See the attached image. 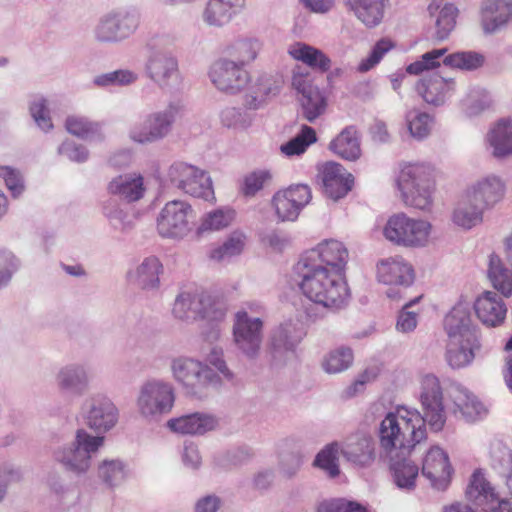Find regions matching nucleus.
<instances>
[{
  "instance_id": "obj_32",
  "label": "nucleus",
  "mask_w": 512,
  "mask_h": 512,
  "mask_svg": "<svg viewBox=\"0 0 512 512\" xmlns=\"http://www.w3.org/2000/svg\"><path fill=\"white\" fill-rule=\"evenodd\" d=\"M343 4L362 25L371 29L382 23L389 0H343Z\"/></svg>"
},
{
  "instance_id": "obj_21",
  "label": "nucleus",
  "mask_w": 512,
  "mask_h": 512,
  "mask_svg": "<svg viewBox=\"0 0 512 512\" xmlns=\"http://www.w3.org/2000/svg\"><path fill=\"white\" fill-rule=\"evenodd\" d=\"M341 454L352 465L367 468L375 462L376 444L370 433L357 431L344 440Z\"/></svg>"
},
{
  "instance_id": "obj_60",
  "label": "nucleus",
  "mask_w": 512,
  "mask_h": 512,
  "mask_svg": "<svg viewBox=\"0 0 512 512\" xmlns=\"http://www.w3.org/2000/svg\"><path fill=\"white\" fill-rule=\"evenodd\" d=\"M196 167L184 162H175L167 170L166 181L176 188L184 191L191 190L187 179L195 176Z\"/></svg>"
},
{
  "instance_id": "obj_42",
  "label": "nucleus",
  "mask_w": 512,
  "mask_h": 512,
  "mask_svg": "<svg viewBox=\"0 0 512 512\" xmlns=\"http://www.w3.org/2000/svg\"><path fill=\"white\" fill-rule=\"evenodd\" d=\"M245 0H209L203 11V20L209 26L222 27L230 22L237 8Z\"/></svg>"
},
{
  "instance_id": "obj_62",
  "label": "nucleus",
  "mask_w": 512,
  "mask_h": 512,
  "mask_svg": "<svg viewBox=\"0 0 512 512\" xmlns=\"http://www.w3.org/2000/svg\"><path fill=\"white\" fill-rule=\"evenodd\" d=\"M29 112L36 125L44 132L53 128L47 100L42 96H34L29 104Z\"/></svg>"
},
{
  "instance_id": "obj_30",
  "label": "nucleus",
  "mask_w": 512,
  "mask_h": 512,
  "mask_svg": "<svg viewBox=\"0 0 512 512\" xmlns=\"http://www.w3.org/2000/svg\"><path fill=\"white\" fill-rule=\"evenodd\" d=\"M55 381L60 391L82 395L90 386L89 368L83 363L66 364L57 371Z\"/></svg>"
},
{
  "instance_id": "obj_10",
  "label": "nucleus",
  "mask_w": 512,
  "mask_h": 512,
  "mask_svg": "<svg viewBox=\"0 0 512 512\" xmlns=\"http://www.w3.org/2000/svg\"><path fill=\"white\" fill-rule=\"evenodd\" d=\"M196 212L183 200L168 201L156 217V231L163 239L182 241L194 229Z\"/></svg>"
},
{
  "instance_id": "obj_28",
  "label": "nucleus",
  "mask_w": 512,
  "mask_h": 512,
  "mask_svg": "<svg viewBox=\"0 0 512 512\" xmlns=\"http://www.w3.org/2000/svg\"><path fill=\"white\" fill-rule=\"evenodd\" d=\"M473 307L477 318L487 327H498L506 319V304L494 291L486 290L479 294Z\"/></svg>"
},
{
  "instance_id": "obj_19",
  "label": "nucleus",
  "mask_w": 512,
  "mask_h": 512,
  "mask_svg": "<svg viewBox=\"0 0 512 512\" xmlns=\"http://www.w3.org/2000/svg\"><path fill=\"white\" fill-rule=\"evenodd\" d=\"M305 333L300 323L287 319L275 326L268 338L267 349L272 360L281 364L292 356Z\"/></svg>"
},
{
  "instance_id": "obj_59",
  "label": "nucleus",
  "mask_w": 512,
  "mask_h": 512,
  "mask_svg": "<svg viewBox=\"0 0 512 512\" xmlns=\"http://www.w3.org/2000/svg\"><path fill=\"white\" fill-rule=\"evenodd\" d=\"M0 180L4 183L11 197L19 198L25 191V180L20 170L8 165H0Z\"/></svg>"
},
{
  "instance_id": "obj_44",
  "label": "nucleus",
  "mask_w": 512,
  "mask_h": 512,
  "mask_svg": "<svg viewBox=\"0 0 512 512\" xmlns=\"http://www.w3.org/2000/svg\"><path fill=\"white\" fill-rule=\"evenodd\" d=\"M236 212L230 207H220L206 212L200 218L196 227V235L201 237L206 234L220 232L228 228L235 220Z\"/></svg>"
},
{
  "instance_id": "obj_16",
  "label": "nucleus",
  "mask_w": 512,
  "mask_h": 512,
  "mask_svg": "<svg viewBox=\"0 0 512 512\" xmlns=\"http://www.w3.org/2000/svg\"><path fill=\"white\" fill-rule=\"evenodd\" d=\"M82 415L86 425L98 436L116 427L119 421V409L106 395L95 394L82 404Z\"/></svg>"
},
{
  "instance_id": "obj_18",
  "label": "nucleus",
  "mask_w": 512,
  "mask_h": 512,
  "mask_svg": "<svg viewBox=\"0 0 512 512\" xmlns=\"http://www.w3.org/2000/svg\"><path fill=\"white\" fill-rule=\"evenodd\" d=\"M311 199V188L305 184H296L275 192L271 198V207L278 221L294 222Z\"/></svg>"
},
{
  "instance_id": "obj_4",
  "label": "nucleus",
  "mask_w": 512,
  "mask_h": 512,
  "mask_svg": "<svg viewBox=\"0 0 512 512\" xmlns=\"http://www.w3.org/2000/svg\"><path fill=\"white\" fill-rule=\"evenodd\" d=\"M104 445V437L78 429L73 441L54 448L53 460L66 472L75 476L86 475L92 467L93 456Z\"/></svg>"
},
{
  "instance_id": "obj_14",
  "label": "nucleus",
  "mask_w": 512,
  "mask_h": 512,
  "mask_svg": "<svg viewBox=\"0 0 512 512\" xmlns=\"http://www.w3.org/2000/svg\"><path fill=\"white\" fill-rule=\"evenodd\" d=\"M375 276L378 283L390 286L386 295L392 300L400 299L401 288L411 286L415 279L413 266L399 255L379 259L375 265Z\"/></svg>"
},
{
  "instance_id": "obj_64",
  "label": "nucleus",
  "mask_w": 512,
  "mask_h": 512,
  "mask_svg": "<svg viewBox=\"0 0 512 512\" xmlns=\"http://www.w3.org/2000/svg\"><path fill=\"white\" fill-rule=\"evenodd\" d=\"M317 512H369L368 509L355 501L346 499H331L321 502Z\"/></svg>"
},
{
  "instance_id": "obj_56",
  "label": "nucleus",
  "mask_w": 512,
  "mask_h": 512,
  "mask_svg": "<svg viewBox=\"0 0 512 512\" xmlns=\"http://www.w3.org/2000/svg\"><path fill=\"white\" fill-rule=\"evenodd\" d=\"M272 180L269 170L258 169L246 174L241 183L240 191L246 197H253Z\"/></svg>"
},
{
  "instance_id": "obj_27",
  "label": "nucleus",
  "mask_w": 512,
  "mask_h": 512,
  "mask_svg": "<svg viewBox=\"0 0 512 512\" xmlns=\"http://www.w3.org/2000/svg\"><path fill=\"white\" fill-rule=\"evenodd\" d=\"M415 88L427 104L441 106L453 96L456 83L453 78H444L433 73L420 79Z\"/></svg>"
},
{
  "instance_id": "obj_13",
  "label": "nucleus",
  "mask_w": 512,
  "mask_h": 512,
  "mask_svg": "<svg viewBox=\"0 0 512 512\" xmlns=\"http://www.w3.org/2000/svg\"><path fill=\"white\" fill-rule=\"evenodd\" d=\"M140 25L135 9L112 11L102 16L94 28V37L102 43H118L128 39Z\"/></svg>"
},
{
  "instance_id": "obj_6",
  "label": "nucleus",
  "mask_w": 512,
  "mask_h": 512,
  "mask_svg": "<svg viewBox=\"0 0 512 512\" xmlns=\"http://www.w3.org/2000/svg\"><path fill=\"white\" fill-rule=\"evenodd\" d=\"M433 224L421 217H410L404 212L391 215L382 229L384 238L393 245L419 249L433 240Z\"/></svg>"
},
{
  "instance_id": "obj_61",
  "label": "nucleus",
  "mask_w": 512,
  "mask_h": 512,
  "mask_svg": "<svg viewBox=\"0 0 512 512\" xmlns=\"http://www.w3.org/2000/svg\"><path fill=\"white\" fill-rule=\"evenodd\" d=\"M442 62L445 66L451 68L472 70L482 65L483 58L475 52H456L449 55L445 54Z\"/></svg>"
},
{
  "instance_id": "obj_40",
  "label": "nucleus",
  "mask_w": 512,
  "mask_h": 512,
  "mask_svg": "<svg viewBox=\"0 0 512 512\" xmlns=\"http://www.w3.org/2000/svg\"><path fill=\"white\" fill-rule=\"evenodd\" d=\"M66 131L82 140L90 142H102L105 140L104 126L85 116L70 115L64 123Z\"/></svg>"
},
{
  "instance_id": "obj_1",
  "label": "nucleus",
  "mask_w": 512,
  "mask_h": 512,
  "mask_svg": "<svg viewBox=\"0 0 512 512\" xmlns=\"http://www.w3.org/2000/svg\"><path fill=\"white\" fill-rule=\"evenodd\" d=\"M349 252L337 239H324L306 251L293 268V282L311 305L305 308L308 319L321 317L318 309L335 311L345 307L351 297L346 277Z\"/></svg>"
},
{
  "instance_id": "obj_17",
  "label": "nucleus",
  "mask_w": 512,
  "mask_h": 512,
  "mask_svg": "<svg viewBox=\"0 0 512 512\" xmlns=\"http://www.w3.org/2000/svg\"><path fill=\"white\" fill-rule=\"evenodd\" d=\"M144 70L147 77L162 89H170L181 82L179 61L168 50L150 49Z\"/></svg>"
},
{
  "instance_id": "obj_54",
  "label": "nucleus",
  "mask_w": 512,
  "mask_h": 512,
  "mask_svg": "<svg viewBox=\"0 0 512 512\" xmlns=\"http://www.w3.org/2000/svg\"><path fill=\"white\" fill-rule=\"evenodd\" d=\"M299 100L303 115L309 122L315 121L324 114L327 108V99L318 87L302 95Z\"/></svg>"
},
{
  "instance_id": "obj_2",
  "label": "nucleus",
  "mask_w": 512,
  "mask_h": 512,
  "mask_svg": "<svg viewBox=\"0 0 512 512\" xmlns=\"http://www.w3.org/2000/svg\"><path fill=\"white\" fill-rule=\"evenodd\" d=\"M419 401L423 415L415 408L398 405L386 413L378 428L381 448L386 453L410 450L427 438L426 422L435 431L446 423L443 391L440 380L433 374L421 377Z\"/></svg>"
},
{
  "instance_id": "obj_12",
  "label": "nucleus",
  "mask_w": 512,
  "mask_h": 512,
  "mask_svg": "<svg viewBox=\"0 0 512 512\" xmlns=\"http://www.w3.org/2000/svg\"><path fill=\"white\" fill-rule=\"evenodd\" d=\"M208 78L219 92L230 96L247 90L251 82L250 72L223 54L210 65Z\"/></svg>"
},
{
  "instance_id": "obj_39",
  "label": "nucleus",
  "mask_w": 512,
  "mask_h": 512,
  "mask_svg": "<svg viewBox=\"0 0 512 512\" xmlns=\"http://www.w3.org/2000/svg\"><path fill=\"white\" fill-rule=\"evenodd\" d=\"M163 272V265L156 256H148L142 262L128 272L127 276L131 283L145 290H152L159 287L160 274Z\"/></svg>"
},
{
  "instance_id": "obj_49",
  "label": "nucleus",
  "mask_w": 512,
  "mask_h": 512,
  "mask_svg": "<svg viewBox=\"0 0 512 512\" xmlns=\"http://www.w3.org/2000/svg\"><path fill=\"white\" fill-rule=\"evenodd\" d=\"M490 455L494 467L504 480L507 489L512 495V451L499 439L490 443Z\"/></svg>"
},
{
  "instance_id": "obj_55",
  "label": "nucleus",
  "mask_w": 512,
  "mask_h": 512,
  "mask_svg": "<svg viewBox=\"0 0 512 512\" xmlns=\"http://www.w3.org/2000/svg\"><path fill=\"white\" fill-rule=\"evenodd\" d=\"M394 43L389 38H382L378 40L367 56L363 57L357 66V71L366 73L374 69L384 58V56L394 48Z\"/></svg>"
},
{
  "instance_id": "obj_57",
  "label": "nucleus",
  "mask_w": 512,
  "mask_h": 512,
  "mask_svg": "<svg viewBox=\"0 0 512 512\" xmlns=\"http://www.w3.org/2000/svg\"><path fill=\"white\" fill-rule=\"evenodd\" d=\"M341 451L338 443L326 445L316 456L314 465L324 470L330 477L339 475L338 453Z\"/></svg>"
},
{
  "instance_id": "obj_45",
  "label": "nucleus",
  "mask_w": 512,
  "mask_h": 512,
  "mask_svg": "<svg viewBox=\"0 0 512 512\" xmlns=\"http://www.w3.org/2000/svg\"><path fill=\"white\" fill-rule=\"evenodd\" d=\"M102 212L110 227L119 233H127L135 225V216L116 199H108L102 205Z\"/></svg>"
},
{
  "instance_id": "obj_11",
  "label": "nucleus",
  "mask_w": 512,
  "mask_h": 512,
  "mask_svg": "<svg viewBox=\"0 0 512 512\" xmlns=\"http://www.w3.org/2000/svg\"><path fill=\"white\" fill-rule=\"evenodd\" d=\"M182 105L179 100L170 101L166 107L149 113L143 122L133 125L128 132L129 139L146 145L164 139L172 130Z\"/></svg>"
},
{
  "instance_id": "obj_8",
  "label": "nucleus",
  "mask_w": 512,
  "mask_h": 512,
  "mask_svg": "<svg viewBox=\"0 0 512 512\" xmlns=\"http://www.w3.org/2000/svg\"><path fill=\"white\" fill-rule=\"evenodd\" d=\"M176 400L173 385L160 378H150L139 386L135 397L137 414L147 421H159L173 410Z\"/></svg>"
},
{
  "instance_id": "obj_29",
  "label": "nucleus",
  "mask_w": 512,
  "mask_h": 512,
  "mask_svg": "<svg viewBox=\"0 0 512 512\" xmlns=\"http://www.w3.org/2000/svg\"><path fill=\"white\" fill-rule=\"evenodd\" d=\"M485 210L466 192H462L453 204L450 221L458 229L470 231L484 221Z\"/></svg>"
},
{
  "instance_id": "obj_3",
  "label": "nucleus",
  "mask_w": 512,
  "mask_h": 512,
  "mask_svg": "<svg viewBox=\"0 0 512 512\" xmlns=\"http://www.w3.org/2000/svg\"><path fill=\"white\" fill-rule=\"evenodd\" d=\"M394 187L403 203L415 209L431 208L436 191V170L425 162H402L393 178Z\"/></svg>"
},
{
  "instance_id": "obj_7",
  "label": "nucleus",
  "mask_w": 512,
  "mask_h": 512,
  "mask_svg": "<svg viewBox=\"0 0 512 512\" xmlns=\"http://www.w3.org/2000/svg\"><path fill=\"white\" fill-rule=\"evenodd\" d=\"M264 307L250 302L234 315L232 335L236 348L248 359H256L261 351Z\"/></svg>"
},
{
  "instance_id": "obj_5",
  "label": "nucleus",
  "mask_w": 512,
  "mask_h": 512,
  "mask_svg": "<svg viewBox=\"0 0 512 512\" xmlns=\"http://www.w3.org/2000/svg\"><path fill=\"white\" fill-rule=\"evenodd\" d=\"M172 378L187 394L202 398L211 388H220L219 375L203 361L190 356L173 357L170 361Z\"/></svg>"
},
{
  "instance_id": "obj_23",
  "label": "nucleus",
  "mask_w": 512,
  "mask_h": 512,
  "mask_svg": "<svg viewBox=\"0 0 512 512\" xmlns=\"http://www.w3.org/2000/svg\"><path fill=\"white\" fill-rule=\"evenodd\" d=\"M480 348L481 343L477 334L448 337L445 360L452 369L466 368L473 363Z\"/></svg>"
},
{
  "instance_id": "obj_25",
  "label": "nucleus",
  "mask_w": 512,
  "mask_h": 512,
  "mask_svg": "<svg viewBox=\"0 0 512 512\" xmlns=\"http://www.w3.org/2000/svg\"><path fill=\"white\" fill-rule=\"evenodd\" d=\"M324 193L333 200L345 197L351 191L354 178L341 164L327 162L319 170Z\"/></svg>"
},
{
  "instance_id": "obj_15",
  "label": "nucleus",
  "mask_w": 512,
  "mask_h": 512,
  "mask_svg": "<svg viewBox=\"0 0 512 512\" xmlns=\"http://www.w3.org/2000/svg\"><path fill=\"white\" fill-rule=\"evenodd\" d=\"M422 477L430 488L436 491H446L454 474L448 452L440 445H431L424 451L419 467Z\"/></svg>"
},
{
  "instance_id": "obj_46",
  "label": "nucleus",
  "mask_w": 512,
  "mask_h": 512,
  "mask_svg": "<svg viewBox=\"0 0 512 512\" xmlns=\"http://www.w3.org/2000/svg\"><path fill=\"white\" fill-rule=\"evenodd\" d=\"M419 466L410 459L395 461L390 466L394 485L403 492L411 493L417 487Z\"/></svg>"
},
{
  "instance_id": "obj_53",
  "label": "nucleus",
  "mask_w": 512,
  "mask_h": 512,
  "mask_svg": "<svg viewBox=\"0 0 512 512\" xmlns=\"http://www.w3.org/2000/svg\"><path fill=\"white\" fill-rule=\"evenodd\" d=\"M405 124L411 137L423 140L430 135L434 119L426 112L412 109L405 114Z\"/></svg>"
},
{
  "instance_id": "obj_47",
  "label": "nucleus",
  "mask_w": 512,
  "mask_h": 512,
  "mask_svg": "<svg viewBox=\"0 0 512 512\" xmlns=\"http://www.w3.org/2000/svg\"><path fill=\"white\" fill-rule=\"evenodd\" d=\"M496 494L485 474L481 470L474 471L465 491L467 500L482 509Z\"/></svg>"
},
{
  "instance_id": "obj_37",
  "label": "nucleus",
  "mask_w": 512,
  "mask_h": 512,
  "mask_svg": "<svg viewBox=\"0 0 512 512\" xmlns=\"http://www.w3.org/2000/svg\"><path fill=\"white\" fill-rule=\"evenodd\" d=\"M263 43L256 37H240L228 43L222 50V54L230 57L235 63L246 67L252 64L260 55Z\"/></svg>"
},
{
  "instance_id": "obj_9",
  "label": "nucleus",
  "mask_w": 512,
  "mask_h": 512,
  "mask_svg": "<svg viewBox=\"0 0 512 512\" xmlns=\"http://www.w3.org/2000/svg\"><path fill=\"white\" fill-rule=\"evenodd\" d=\"M171 313L174 319L186 323L197 319L221 321L226 315V308L205 292L189 289L176 296Z\"/></svg>"
},
{
  "instance_id": "obj_63",
  "label": "nucleus",
  "mask_w": 512,
  "mask_h": 512,
  "mask_svg": "<svg viewBox=\"0 0 512 512\" xmlns=\"http://www.w3.org/2000/svg\"><path fill=\"white\" fill-rule=\"evenodd\" d=\"M221 123L234 129H246L251 126L253 117L250 113L235 107H226L220 113Z\"/></svg>"
},
{
  "instance_id": "obj_38",
  "label": "nucleus",
  "mask_w": 512,
  "mask_h": 512,
  "mask_svg": "<svg viewBox=\"0 0 512 512\" xmlns=\"http://www.w3.org/2000/svg\"><path fill=\"white\" fill-rule=\"evenodd\" d=\"M127 464L120 458H104L97 462L95 477L108 490L121 486L128 477Z\"/></svg>"
},
{
  "instance_id": "obj_26",
  "label": "nucleus",
  "mask_w": 512,
  "mask_h": 512,
  "mask_svg": "<svg viewBox=\"0 0 512 512\" xmlns=\"http://www.w3.org/2000/svg\"><path fill=\"white\" fill-rule=\"evenodd\" d=\"M512 23L510 0H483L480 5V24L485 34H494Z\"/></svg>"
},
{
  "instance_id": "obj_58",
  "label": "nucleus",
  "mask_w": 512,
  "mask_h": 512,
  "mask_svg": "<svg viewBox=\"0 0 512 512\" xmlns=\"http://www.w3.org/2000/svg\"><path fill=\"white\" fill-rule=\"evenodd\" d=\"M203 362L219 375L221 386L224 381L233 382L235 380V373L229 368L224 358V351L221 347L213 346L206 355V360Z\"/></svg>"
},
{
  "instance_id": "obj_41",
  "label": "nucleus",
  "mask_w": 512,
  "mask_h": 512,
  "mask_svg": "<svg viewBox=\"0 0 512 512\" xmlns=\"http://www.w3.org/2000/svg\"><path fill=\"white\" fill-rule=\"evenodd\" d=\"M329 149L339 157L355 161L361 156L360 135L355 126L345 127L329 144Z\"/></svg>"
},
{
  "instance_id": "obj_20",
  "label": "nucleus",
  "mask_w": 512,
  "mask_h": 512,
  "mask_svg": "<svg viewBox=\"0 0 512 512\" xmlns=\"http://www.w3.org/2000/svg\"><path fill=\"white\" fill-rule=\"evenodd\" d=\"M507 191L505 180L498 174L489 173L480 176L465 189L485 211L491 210L505 198Z\"/></svg>"
},
{
  "instance_id": "obj_50",
  "label": "nucleus",
  "mask_w": 512,
  "mask_h": 512,
  "mask_svg": "<svg viewBox=\"0 0 512 512\" xmlns=\"http://www.w3.org/2000/svg\"><path fill=\"white\" fill-rule=\"evenodd\" d=\"M492 105L490 93L478 86L470 87L461 100V109L468 117L481 114Z\"/></svg>"
},
{
  "instance_id": "obj_52",
  "label": "nucleus",
  "mask_w": 512,
  "mask_h": 512,
  "mask_svg": "<svg viewBox=\"0 0 512 512\" xmlns=\"http://www.w3.org/2000/svg\"><path fill=\"white\" fill-rule=\"evenodd\" d=\"M354 361L351 348L339 346L329 351L322 360V368L328 374H338L349 369Z\"/></svg>"
},
{
  "instance_id": "obj_24",
  "label": "nucleus",
  "mask_w": 512,
  "mask_h": 512,
  "mask_svg": "<svg viewBox=\"0 0 512 512\" xmlns=\"http://www.w3.org/2000/svg\"><path fill=\"white\" fill-rule=\"evenodd\" d=\"M486 152L497 160L512 157V119L502 118L492 124L483 140Z\"/></svg>"
},
{
  "instance_id": "obj_48",
  "label": "nucleus",
  "mask_w": 512,
  "mask_h": 512,
  "mask_svg": "<svg viewBox=\"0 0 512 512\" xmlns=\"http://www.w3.org/2000/svg\"><path fill=\"white\" fill-rule=\"evenodd\" d=\"M247 237L241 230L232 231L221 245L212 248L209 258L213 261L223 262L242 254L246 246Z\"/></svg>"
},
{
  "instance_id": "obj_34",
  "label": "nucleus",
  "mask_w": 512,
  "mask_h": 512,
  "mask_svg": "<svg viewBox=\"0 0 512 512\" xmlns=\"http://www.w3.org/2000/svg\"><path fill=\"white\" fill-rule=\"evenodd\" d=\"M110 194L121 197L127 202H137L144 198L146 185L144 177L137 172L118 175L108 183Z\"/></svg>"
},
{
  "instance_id": "obj_51",
  "label": "nucleus",
  "mask_w": 512,
  "mask_h": 512,
  "mask_svg": "<svg viewBox=\"0 0 512 512\" xmlns=\"http://www.w3.org/2000/svg\"><path fill=\"white\" fill-rule=\"evenodd\" d=\"M316 141L317 136L315 130L312 127L304 125L295 137L280 146V152L287 158L299 157Z\"/></svg>"
},
{
  "instance_id": "obj_22",
  "label": "nucleus",
  "mask_w": 512,
  "mask_h": 512,
  "mask_svg": "<svg viewBox=\"0 0 512 512\" xmlns=\"http://www.w3.org/2000/svg\"><path fill=\"white\" fill-rule=\"evenodd\" d=\"M448 396L453 403L452 413L466 422L474 423L482 420L488 413L487 408L478 397L460 384L452 385Z\"/></svg>"
},
{
  "instance_id": "obj_31",
  "label": "nucleus",
  "mask_w": 512,
  "mask_h": 512,
  "mask_svg": "<svg viewBox=\"0 0 512 512\" xmlns=\"http://www.w3.org/2000/svg\"><path fill=\"white\" fill-rule=\"evenodd\" d=\"M218 425L219 421L214 415L203 412L171 418L167 422L171 431L182 435H204L215 430Z\"/></svg>"
},
{
  "instance_id": "obj_36",
  "label": "nucleus",
  "mask_w": 512,
  "mask_h": 512,
  "mask_svg": "<svg viewBox=\"0 0 512 512\" xmlns=\"http://www.w3.org/2000/svg\"><path fill=\"white\" fill-rule=\"evenodd\" d=\"M428 12L434 19V37L439 41L447 39L455 28L458 9L451 3L432 0Z\"/></svg>"
},
{
  "instance_id": "obj_35",
  "label": "nucleus",
  "mask_w": 512,
  "mask_h": 512,
  "mask_svg": "<svg viewBox=\"0 0 512 512\" xmlns=\"http://www.w3.org/2000/svg\"><path fill=\"white\" fill-rule=\"evenodd\" d=\"M444 328L448 337L466 336L477 334L472 322L471 304L465 299H460L446 315Z\"/></svg>"
},
{
  "instance_id": "obj_43",
  "label": "nucleus",
  "mask_w": 512,
  "mask_h": 512,
  "mask_svg": "<svg viewBox=\"0 0 512 512\" xmlns=\"http://www.w3.org/2000/svg\"><path fill=\"white\" fill-rule=\"evenodd\" d=\"M288 54L294 60L321 72H326L331 67V60L323 51L304 42H295L289 45Z\"/></svg>"
},
{
  "instance_id": "obj_33",
  "label": "nucleus",
  "mask_w": 512,
  "mask_h": 512,
  "mask_svg": "<svg viewBox=\"0 0 512 512\" xmlns=\"http://www.w3.org/2000/svg\"><path fill=\"white\" fill-rule=\"evenodd\" d=\"M281 84V79L272 74H259L254 81L251 80L247 88L248 92L245 97L246 108L250 110L262 108L270 97L275 96L279 92Z\"/></svg>"
}]
</instances>
